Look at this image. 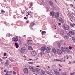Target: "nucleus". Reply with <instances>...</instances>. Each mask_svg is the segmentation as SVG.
<instances>
[{"label": "nucleus", "mask_w": 75, "mask_h": 75, "mask_svg": "<svg viewBox=\"0 0 75 75\" xmlns=\"http://www.w3.org/2000/svg\"><path fill=\"white\" fill-rule=\"evenodd\" d=\"M28 48L29 50H33V49L31 46H29L28 47Z\"/></svg>", "instance_id": "aec40b11"}, {"label": "nucleus", "mask_w": 75, "mask_h": 75, "mask_svg": "<svg viewBox=\"0 0 75 75\" xmlns=\"http://www.w3.org/2000/svg\"><path fill=\"white\" fill-rule=\"evenodd\" d=\"M28 63H29V64H33V63L32 62H29Z\"/></svg>", "instance_id": "4c0bfd02"}, {"label": "nucleus", "mask_w": 75, "mask_h": 75, "mask_svg": "<svg viewBox=\"0 0 75 75\" xmlns=\"http://www.w3.org/2000/svg\"><path fill=\"white\" fill-rule=\"evenodd\" d=\"M13 74H14V75H16L17 74V73L15 71H13Z\"/></svg>", "instance_id": "c85d7f7f"}, {"label": "nucleus", "mask_w": 75, "mask_h": 75, "mask_svg": "<svg viewBox=\"0 0 75 75\" xmlns=\"http://www.w3.org/2000/svg\"><path fill=\"white\" fill-rule=\"evenodd\" d=\"M52 51L53 53H54V54H56V50H55V49L53 48L52 49Z\"/></svg>", "instance_id": "6ab92c4d"}, {"label": "nucleus", "mask_w": 75, "mask_h": 75, "mask_svg": "<svg viewBox=\"0 0 75 75\" xmlns=\"http://www.w3.org/2000/svg\"><path fill=\"white\" fill-rule=\"evenodd\" d=\"M4 56H6V53H4Z\"/></svg>", "instance_id": "79ce46f5"}, {"label": "nucleus", "mask_w": 75, "mask_h": 75, "mask_svg": "<svg viewBox=\"0 0 75 75\" xmlns=\"http://www.w3.org/2000/svg\"><path fill=\"white\" fill-rule=\"evenodd\" d=\"M58 61V60L57 59H54L53 60L54 62H55V61Z\"/></svg>", "instance_id": "c756f323"}, {"label": "nucleus", "mask_w": 75, "mask_h": 75, "mask_svg": "<svg viewBox=\"0 0 75 75\" xmlns=\"http://www.w3.org/2000/svg\"><path fill=\"white\" fill-rule=\"evenodd\" d=\"M73 25H74H74L75 26V23H74V24H73Z\"/></svg>", "instance_id": "338daca9"}, {"label": "nucleus", "mask_w": 75, "mask_h": 75, "mask_svg": "<svg viewBox=\"0 0 75 75\" xmlns=\"http://www.w3.org/2000/svg\"><path fill=\"white\" fill-rule=\"evenodd\" d=\"M59 21L62 23H64V20H63V19H62V18H60L59 19Z\"/></svg>", "instance_id": "412c9836"}, {"label": "nucleus", "mask_w": 75, "mask_h": 75, "mask_svg": "<svg viewBox=\"0 0 75 75\" xmlns=\"http://www.w3.org/2000/svg\"><path fill=\"white\" fill-rule=\"evenodd\" d=\"M26 49L24 47H23L21 50V53H24L25 52Z\"/></svg>", "instance_id": "f03ea898"}, {"label": "nucleus", "mask_w": 75, "mask_h": 75, "mask_svg": "<svg viewBox=\"0 0 75 75\" xmlns=\"http://www.w3.org/2000/svg\"><path fill=\"white\" fill-rule=\"evenodd\" d=\"M61 50L62 51H63V52H65V49H64V47H62L61 48Z\"/></svg>", "instance_id": "5701e85b"}, {"label": "nucleus", "mask_w": 75, "mask_h": 75, "mask_svg": "<svg viewBox=\"0 0 75 75\" xmlns=\"http://www.w3.org/2000/svg\"><path fill=\"white\" fill-rule=\"evenodd\" d=\"M69 33L72 35H75V33L72 31H70L69 32Z\"/></svg>", "instance_id": "ddd939ff"}, {"label": "nucleus", "mask_w": 75, "mask_h": 75, "mask_svg": "<svg viewBox=\"0 0 75 75\" xmlns=\"http://www.w3.org/2000/svg\"><path fill=\"white\" fill-rule=\"evenodd\" d=\"M9 61H8V60H7L5 62V66L7 67V66L9 65Z\"/></svg>", "instance_id": "20e7f679"}, {"label": "nucleus", "mask_w": 75, "mask_h": 75, "mask_svg": "<svg viewBox=\"0 0 75 75\" xmlns=\"http://www.w3.org/2000/svg\"><path fill=\"white\" fill-rule=\"evenodd\" d=\"M48 68H50V66H47Z\"/></svg>", "instance_id": "e2e57ef3"}, {"label": "nucleus", "mask_w": 75, "mask_h": 75, "mask_svg": "<svg viewBox=\"0 0 75 75\" xmlns=\"http://www.w3.org/2000/svg\"><path fill=\"white\" fill-rule=\"evenodd\" d=\"M15 45L16 47V48H18V47H19V46L18 45V43H16L15 44Z\"/></svg>", "instance_id": "f3484780"}, {"label": "nucleus", "mask_w": 75, "mask_h": 75, "mask_svg": "<svg viewBox=\"0 0 75 75\" xmlns=\"http://www.w3.org/2000/svg\"><path fill=\"white\" fill-rule=\"evenodd\" d=\"M70 25L71 26V27H74V25L72 24H70Z\"/></svg>", "instance_id": "c9c22d12"}, {"label": "nucleus", "mask_w": 75, "mask_h": 75, "mask_svg": "<svg viewBox=\"0 0 75 75\" xmlns=\"http://www.w3.org/2000/svg\"><path fill=\"white\" fill-rule=\"evenodd\" d=\"M65 51H67V52H70V50L68 48H67L66 47L65 48Z\"/></svg>", "instance_id": "dca6fc26"}, {"label": "nucleus", "mask_w": 75, "mask_h": 75, "mask_svg": "<svg viewBox=\"0 0 75 75\" xmlns=\"http://www.w3.org/2000/svg\"><path fill=\"white\" fill-rule=\"evenodd\" d=\"M59 65L60 66V67H62V66L61 65H60V64H59Z\"/></svg>", "instance_id": "5fc2aeb1"}, {"label": "nucleus", "mask_w": 75, "mask_h": 75, "mask_svg": "<svg viewBox=\"0 0 75 75\" xmlns=\"http://www.w3.org/2000/svg\"><path fill=\"white\" fill-rule=\"evenodd\" d=\"M28 44V45H31V44H32V43H31V41H30V40H28V41L27 42Z\"/></svg>", "instance_id": "4468645a"}, {"label": "nucleus", "mask_w": 75, "mask_h": 75, "mask_svg": "<svg viewBox=\"0 0 75 75\" xmlns=\"http://www.w3.org/2000/svg\"><path fill=\"white\" fill-rule=\"evenodd\" d=\"M29 68L33 72H36L38 74H39L40 72V70L38 68H36L35 69L32 66H30L29 67Z\"/></svg>", "instance_id": "f257e3e1"}, {"label": "nucleus", "mask_w": 75, "mask_h": 75, "mask_svg": "<svg viewBox=\"0 0 75 75\" xmlns=\"http://www.w3.org/2000/svg\"><path fill=\"white\" fill-rule=\"evenodd\" d=\"M49 3L51 6H52L54 5L53 3L51 1H50Z\"/></svg>", "instance_id": "2eb2a0df"}, {"label": "nucleus", "mask_w": 75, "mask_h": 75, "mask_svg": "<svg viewBox=\"0 0 75 75\" xmlns=\"http://www.w3.org/2000/svg\"><path fill=\"white\" fill-rule=\"evenodd\" d=\"M55 74H56V75H59V72L56 73Z\"/></svg>", "instance_id": "f704fd0d"}, {"label": "nucleus", "mask_w": 75, "mask_h": 75, "mask_svg": "<svg viewBox=\"0 0 75 75\" xmlns=\"http://www.w3.org/2000/svg\"><path fill=\"white\" fill-rule=\"evenodd\" d=\"M41 75H45V72L43 71V70H41Z\"/></svg>", "instance_id": "f8f14e48"}, {"label": "nucleus", "mask_w": 75, "mask_h": 75, "mask_svg": "<svg viewBox=\"0 0 75 75\" xmlns=\"http://www.w3.org/2000/svg\"><path fill=\"white\" fill-rule=\"evenodd\" d=\"M62 75H67V73L66 72H64V73H63L62 74Z\"/></svg>", "instance_id": "72a5a7b5"}, {"label": "nucleus", "mask_w": 75, "mask_h": 75, "mask_svg": "<svg viewBox=\"0 0 75 75\" xmlns=\"http://www.w3.org/2000/svg\"><path fill=\"white\" fill-rule=\"evenodd\" d=\"M71 18L72 19H73L74 18V16H71Z\"/></svg>", "instance_id": "a19ab883"}, {"label": "nucleus", "mask_w": 75, "mask_h": 75, "mask_svg": "<svg viewBox=\"0 0 75 75\" xmlns=\"http://www.w3.org/2000/svg\"><path fill=\"white\" fill-rule=\"evenodd\" d=\"M58 24H59V25H61V23H59Z\"/></svg>", "instance_id": "3c124183"}, {"label": "nucleus", "mask_w": 75, "mask_h": 75, "mask_svg": "<svg viewBox=\"0 0 75 75\" xmlns=\"http://www.w3.org/2000/svg\"><path fill=\"white\" fill-rule=\"evenodd\" d=\"M69 16H70V17H71L72 16V15H71V14H69Z\"/></svg>", "instance_id": "de8ad7c7"}, {"label": "nucleus", "mask_w": 75, "mask_h": 75, "mask_svg": "<svg viewBox=\"0 0 75 75\" xmlns=\"http://www.w3.org/2000/svg\"><path fill=\"white\" fill-rule=\"evenodd\" d=\"M69 49H72V47H70V46H69Z\"/></svg>", "instance_id": "c03bdc74"}, {"label": "nucleus", "mask_w": 75, "mask_h": 75, "mask_svg": "<svg viewBox=\"0 0 75 75\" xmlns=\"http://www.w3.org/2000/svg\"><path fill=\"white\" fill-rule=\"evenodd\" d=\"M59 70L61 71V69H59Z\"/></svg>", "instance_id": "0e129e2a"}, {"label": "nucleus", "mask_w": 75, "mask_h": 75, "mask_svg": "<svg viewBox=\"0 0 75 75\" xmlns=\"http://www.w3.org/2000/svg\"><path fill=\"white\" fill-rule=\"evenodd\" d=\"M57 46L59 47V48H60V47H61V44L59 43V42H58L57 44Z\"/></svg>", "instance_id": "4be33fe9"}, {"label": "nucleus", "mask_w": 75, "mask_h": 75, "mask_svg": "<svg viewBox=\"0 0 75 75\" xmlns=\"http://www.w3.org/2000/svg\"><path fill=\"white\" fill-rule=\"evenodd\" d=\"M63 28L66 30L69 29V26L67 25H65L63 26Z\"/></svg>", "instance_id": "39448f33"}, {"label": "nucleus", "mask_w": 75, "mask_h": 75, "mask_svg": "<svg viewBox=\"0 0 75 75\" xmlns=\"http://www.w3.org/2000/svg\"><path fill=\"white\" fill-rule=\"evenodd\" d=\"M5 75H8V73H6V74H5Z\"/></svg>", "instance_id": "4d7b16f0"}, {"label": "nucleus", "mask_w": 75, "mask_h": 75, "mask_svg": "<svg viewBox=\"0 0 75 75\" xmlns=\"http://www.w3.org/2000/svg\"><path fill=\"white\" fill-rule=\"evenodd\" d=\"M6 73H7V74H9V71H7V72Z\"/></svg>", "instance_id": "864d4df0"}, {"label": "nucleus", "mask_w": 75, "mask_h": 75, "mask_svg": "<svg viewBox=\"0 0 75 75\" xmlns=\"http://www.w3.org/2000/svg\"><path fill=\"white\" fill-rule=\"evenodd\" d=\"M42 3H43V2H44V0H42Z\"/></svg>", "instance_id": "052dcab7"}, {"label": "nucleus", "mask_w": 75, "mask_h": 75, "mask_svg": "<svg viewBox=\"0 0 75 75\" xmlns=\"http://www.w3.org/2000/svg\"><path fill=\"white\" fill-rule=\"evenodd\" d=\"M31 54L33 56H35L37 55V53L34 51H31Z\"/></svg>", "instance_id": "6e6552de"}, {"label": "nucleus", "mask_w": 75, "mask_h": 75, "mask_svg": "<svg viewBox=\"0 0 75 75\" xmlns=\"http://www.w3.org/2000/svg\"><path fill=\"white\" fill-rule=\"evenodd\" d=\"M59 13L58 12L55 13V16L56 18H58V17H59Z\"/></svg>", "instance_id": "9d476101"}, {"label": "nucleus", "mask_w": 75, "mask_h": 75, "mask_svg": "<svg viewBox=\"0 0 75 75\" xmlns=\"http://www.w3.org/2000/svg\"><path fill=\"white\" fill-rule=\"evenodd\" d=\"M60 61V62H62V61L61 60H58V61Z\"/></svg>", "instance_id": "603ef678"}, {"label": "nucleus", "mask_w": 75, "mask_h": 75, "mask_svg": "<svg viewBox=\"0 0 75 75\" xmlns=\"http://www.w3.org/2000/svg\"><path fill=\"white\" fill-rule=\"evenodd\" d=\"M31 26H34L35 25V23L34 22H33L32 24H30Z\"/></svg>", "instance_id": "393cba45"}, {"label": "nucleus", "mask_w": 75, "mask_h": 75, "mask_svg": "<svg viewBox=\"0 0 75 75\" xmlns=\"http://www.w3.org/2000/svg\"><path fill=\"white\" fill-rule=\"evenodd\" d=\"M69 64H72V63H71V62L70 61H69Z\"/></svg>", "instance_id": "49530a36"}, {"label": "nucleus", "mask_w": 75, "mask_h": 75, "mask_svg": "<svg viewBox=\"0 0 75 75\" xmlns=\"http://www.w3.org/2000/svg\"><path fill=\"white\" fill-rule=\"evenodd\" d=\"M37 67H40V66H37Z\"/></svg>", "instance_id": "bf43d9fd"}, {"label": "nucleus", "mask_w": 75, "mask_h": 75, "mask_svg": "<svg viewBox=\"0 0 75 75\" xmlns=\"http://www.w3.org/2000/svg\"><path fill=\"white\" fill-rule=\"evenodd\" d=\"M4 72H6V70H5L4 71Z\"/></svg>", "instance_id": "13d9d810"}, {"label": "nucleus", "mask_w": 75, "mask_h": 75, "mask_svg": "<svg viewBox=\"0 0 75 75\" xmlns=\"http://www.w3.org/2000/svg\"><path fill=\"white\" fill-rule=\"evenodd\" d=\"M24 73H25V74H27L28 73V70L27 68H25L24 69Z\"/></svg>", "instance_id": "1a4fd4ad"}, {"label": "nucleus", "mask_w": 75, "mask_h": 75, "mask_svg": "<svg viewBox=\"0 0 75 75\" xmlns=\"http://www.w3.org/2000/svg\"><path fill=\"white\" fill-rule=\"evenodd\" d=\"M42 35H43L44 34H45V33H46V32H45V31H43L42 32Z\"/></svg>", "instance_id": "a878e982"}, {"label": "nucleus", "mask_w": 75, "mask_h": 75, "mask_svg": "<svg viewBox=\"0 0 75 75\" xmlns=\"http://www.w3.org/2000/svg\"><path fill=\"white\" fill-rule=\"evenodd\" d=\"M26 23L27 24H28V23H29V21L28 20L27 21H26Z\"/></svg>", "instance_id": "58836bf2"}, {"label": "nucleus", "mask_w": 75, "mask_h": 75, "mask_svg": "<svg viewBox=\"0 0 75 75\" xmlns=\"http://www.w3.org/2000/svg\"><path fill=\"white\" fill-rule=\"evenodd\" d=\"M74 63H75V61H74Z\"/></svg>", "instance_id": "774afa93"}, {"label": "nucleus", "mask_w": 75, "mask_h": 75, "mask_svg": "<svg viewBox=\"0 0 75 75\" xmlns=\"http://www.w3.org/2000/svg\"><path fill=\"white\" fill-rule=\"evenodd\" d=\"M9 73H12V71H9Z\"/></svg>", "instance_id": "09e8293b"}, {"label": "nucleus", "mask_w": 75, "mask_h": 75, "mask_svg": "<svg viewBox=\"0 0 75 75\" xmlns=\"http://www.w3.org/2000/svg\"><path fill=\"white\" fill-rule=\"evenodd\" d=\"M66 57H67V59H68L69 57H68V55H66Z\"/></svg>", "instance_id": "a18cd8bd"}, {"label": "nucleus", "mask_w": 75, "mask_h": 75, "mask_svg": "<svg viewBox=\"0 0 75 75\" xmlns=\"http://www.w3.org/2000/svg\"><path fill=\"white\" fill-rule=\"evenodd\" d=\"M18 38H17V37L14 38H13V41L15 42H17V41H18Z\"/></svg>", "instance_id": "9b49d317"}, {"label": "nucleus", "mask_w": 75, "mask_h": 75, "mask_svg": "<svg viewBox=\"0 0 75 75\" xmlns=\"http://www.w3.org/2000/svg\"><path fill=\"white\" fill-rule=\"evenodd\" d=\"M64 37L65 38H66V39H68V36H65Z\"/></svg>", "instance_id": "cd10ccee"}, {"label": "nucleus", "mask_w": 75, "mask_h": 75, "mask_svg": "<svg viewBox=\"0 0 75 75\" xmlns=\"http://www.w3.org/2000/svg\"><path fill=\"white\" fill-rule=\"evenodd\" d=\"M1 13H3V12H4H4H5V11H4V10H1Z\"/></svg>", "instance_id": "37998d69"}, {"label": "nucleus", "mask_w": 75, "mask_h": 75, "mask_svg": "<svg viewBox=\"0 0 75 75\" xmlns=\"http://www.w3.org/2000/svg\"><path fill=\"white\" fill-rule=\"evenodd\" d=\"M54 13H55L54 12V11H51L50 12V14H51V15H52V16H54Z\"/></svg>", "instance_id": "a211bd4d"}, {"label": "nucleus", "mask_w": 75, "mask_h": 75, "mask_svg": "<svg viewBox=\"0 0 75 75\" xmlns=\"http://www.w3.org/2000/svg\"><path fill=\"white\" fill-rule=\"evenodd\" d=\"M74 42H75V39L73 41Z\"/></svg>", "instance_id": "69168bd1"}, {"label": "nucleus", "mask_w": 75, "mask_h": 75, "mask_svg": "<svg viewBox=\"0 0 75 75\" xmlns=\"http://www.w3.org/2000/svg\"><path fill=\"white\" fill-rule=\"evenodd\" d=\"M63 61H64V62H65V60L64 59Z\"/></svg>", "instance_id": "680f3d73"}, {"label": "nucleus", "mask_w": 75, "mask_h": 75, "mask_svg": "<svg viewBox=\"0 0 75 75\" xmlns=\"http://www.w3.org/2000/svg\"><path fill=\"white\" fill-rule=\"evenodd\" d=\"M46 72L47 74H50V72H49L48 71H47Z\"/></svg>", "instance_id": "ea45409f"}, {"label": "nucleus", "mask_w": 75, "mask_h": 75, "mask_svg": "<svg viewBox=\"0 0 75 75\" xmlns=\"http://www.w3.org/2000/svg\"><path fill=\"white\" fill-rule=\"evenodd\" d=\"M71 75H75V72H74L73 73H71Z\"/></svg>", "instance_id": "2f4dec72"}, {"label": "nucleus", "mask_w": 75, "mask_h": 75, "mask_svg": "<svg viewBox=\"0 0 75 75\" xmlns=\"http://www.w3.org/2000/svg\"><path fill=\"white\" fill-rule=\"evenodd\" d=\"M60 34L61 35H64V32L63 31H61L60 32Z\"/></svg>", "instance_id": "b1692460"}, {"label": "nucleus", "mask_w": 75, "mask_h": 75, "mask_svg": "<svg viewBox=\"0 0 75 75\" xmlns=\"http://www.w3.org/2000/svg\"><path fill=\"white\" fill-rule=\"evenodd\" d=\"M50 50H51V48H50V47H47L46 50V51L47 53H50Z\"/></svg>", "instance_id": "0eeeda50"}, {"label": "nucleus", "mask_w": 75, "mask_h": 75, "mask_svg": "<svg viewBox=\"0 0 75 75\" xmlns=\"http://www.w3.org/2000/svg\"><path fill=\"white\" fill-rule=\"evenodd\" d=\"M72 39L73 41H74V40H75V38H74V37H72Z\"/></svg>", "instance_id": "7c9ffc66"}, {"label": "nucleus", "mask_w": 75, "mask_h": 75, "mask_svg": "<svg viewBox=\"0 0 75 75\" xmlns=\"http://www.w3.org/2000/svg\"><path fill=\"white\" fill-rule=\"evenodd\" d=\"M32 6H33V3H31L30 4V6L31 7Z\"/></svg>", "instance_id": "e433bc0d"}, {"label": "nucleus", "mask_w": 75, "mask_h": 75, "mask_svg": "<svg viewBox=\"0 0 75 75\" xmlns=\"http://www.w3.org/2000/svg\"><path fill=\"white\" fill-rule=\"evenodd\" d=\"M57 52L58 54H59V55H61L62 54L61 50L59 49H58L57 50Z\"/></svg>", "instance_id": "423d86ee"}, {"label": "nucleus", "mask_w": 75, "mask_h": 75, "mask_svg": "<svg viewBox=\"0 0 75 75\" xmlns=\"http://www.w3.org/2000/svg\"><path fill=\"white\" fill-rule=\"evenodd\" d=\"M46 48H47L46 46H43L40 49V50L41 51H42L43 52L44 51H45L46 50Z\"/></svg>", "instance_id": "7ed1b4c3"}, {"label": "nucleus", "mask_w": 75, "mask_h": 75, "mask_svg": "<svg viewBox=\"0 0 75 75\" xmlns=\"http://www.w3.org/2000/svg\"><path fill=\"white\" fill-rule=\"evenodd\" d=\"M27 18L26 17H24V19H27Z\"/></svg>", "instance_id": "6e6d98bb"}, {"label": "nucleus", "mask_w": 75, "mask_h": 75, "mask_svg": "<svg viewBox=\"0 0 75 75\" xmlns=\"http://www.w3.org/2000/svg\"><path fill=\"white\" fill-rule=\"evenodd\" d=\"M71 7H74V5H73L72 4H71Z\"/></svg>", "instance_id": "8fccbe9b"}, {"label": "nucleus", "mask_w": 75, "mask_h": 75, "mask_svg": "<svg viewBox=\"0 0 75 75\" xmlns=\"http://www.w3.org/2000/svg\"><path fill=\"white\" fill-rule=\"evenodd\" d=\"M44 53L43 52H41L40 53V55H42H42H44Z\"/></svg>", "instance_id": "bb28decb"}, {"label": "nucleus", "mask_w": 75, "mask_h": 75, "mask_svg": "<svg viewBox=\"0 0 75 75\" xmlns=\"http://www.w3.org/2000/svg\"><path fill=\"white\" fill-rule=\"evenodd\" d=\"M67 35H69V36L71 37V35H70V34H69V33H67Z\"/></svg>", "instance_id": "473e14b6"}]
</instances>
